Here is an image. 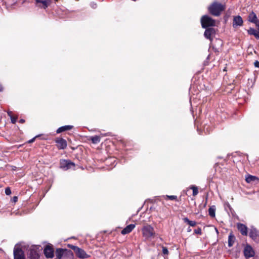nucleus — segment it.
Instances as JSON below:
<instances>
[{
  "label": "nucleus",
  "instance_id": "22",
  "mask_svg": "<svg viewBox=\"0 0 259 259\" xmlns=\"http://www.w3.org/2000/svg\"><path fill=\"white\" fill-rule=\"evenodd\" d=\"M248 34L253 35L256 38L259 39V33L253 28H250L248 30Z\"/></svg>",
  "mask_w": 259,
  "mask_h": 259
},
{
  "label": "nucleus",
  "instance_id": "24",
  "mask_svg": "<svg viewBox=\"0 0 259 259\" xmlns=\"http://www.w3.org/2000/svg\"><path fill=\"white\" fill-rule=\"evenodd\" d=\"M91 140L93 144H98L100 142V137L98 136L92 137Z\"/></svg>",
  "mask_w": 259,
  "mask_h": 259
},
{
  "label": "nucleus",
  "instance_id": "30",
  "mask_svg": "<svg viewBox=\"0 0 259 259\" xmlns=\"http://www.w3.org/2000/svg\"><path fill=\"white\" fill-rule=\"evenodd\" d=\"M162 253L164 254H168V250L166 247L162 246Z\"/></svg>",
  "mask_w": 259,
  "mask_h": 259
},
{
  "label": "nucleus",
  "instance_id": "11",
  "mask_svg": "<svg viewBox=\"0 0 259 259\" xmlns=\"http://www.w3.org/2000/svg\"><path fill=\"white\" fill-rule=\"evenodd\" d=\"M44 254L46 257L52 258L54 257V250L53 248L47 245L44 249Z\"/></svg>",
  "mask_w": 259,
  "mask_h": 259
},
{
  "label": "nucleus",
  "instance_id": "14",
  "mask_svg": "<svg viewBox=\"0 0 259 259\" xmlns=\"http://www.w3.org/2000/svg\"><path fill=\"white\" fill-rule=\"evenodd\" d=\"M243 24V20L240 16H235L233 18V26L236 28L238 26H241Z\"/></svg>",
  "mask_w": 259,
  "mask_h": 259
},
{
  "label": "nucleus",
  "instance_id": "41",
  "mask_svg": "<svg viewBox=\"0 0 259 259\" xmlns=\"http://www.w3.org/2000/svg\"><path fill=\"white\" fill-rule=\"evenodd\" d=\"M187 231H188V232H191V228H190V227H189V228H188V229H187Z\"/></svg>",
  "mask_w": 259,
  "mask_h": 259
},
{
  "label": "nucleus",
  "instance_id": "43",
  "mask_svg": "<svg viewBox=\"0 0 259 259\" xmlns=\"http://www.w3.org/2000/svg\"><path fill=\"white\" fill-rule=\"evenodd\" d=\"M255 67H258V68H259V65L255 66Z\"/></svg>",
  "mask_w": 259,
  "mask_h": 259
},
{
  "label": "nucleus",
  "instance_id": "44",
  "mask_svg": "<svg viewBox=\"0 0 259 259\" xmlns=\"http://www.w3.org/2000/svg\"><path fill=\"white\" fill-rule=\"evenodd\" d=\"M224 71H226V67L224 69Z\"/></svg>",
  "mask_w": 259,
  "mask_h": 259
},
{
  "label": "nucleus",
  "instance_id": "28",
  "mask_svg": "<svg viewBox=\"0 0 259 259\" xmlns=\"http://www.w3.org/2000/svg\"><path fill=\"white\" fill-rule=\"evenodd\" d=\"M11 113V112H8V114L10 116V117H11V120L12 123H15L16 121H17V118L16 117H12V116H11V115H10Z\"/></svg>",
  "mask_w": 259,
  "mask_h": 259
},
{
  "label": "nucleus",
  "instance_id": "6",
  "mask_svg": "<svg viewBox=\"0 0 259 259\" xmlns=\"http://www.w3.org/2000/svg\"><path fill=\"white\" fill-rule=\"evenodd\" d=\"M249 237L256 243H259V231L252 227L249 232Z\"/></svg>",
  "mask_w": 259,
  "mask_h": 259
},
{
  "label": "nucleus",
  "instance_id": "40",
  "mask_svg": "<svg viewBox=\"0 0 259 259\" xmlns=\"http://www.w3.org/2000/svg\"><path fill=\"white\" fill-rule=\"evenodd\" d=\"M19 122L20 123H24L25 122V120H24V119H21L20 120Z\"/></svg>",
  "mask_w": 259,
  "mask_h": 259
},
{
  "label": "nucleus",
  "instance_id": "23",
  "mask_svg": "<svg viewBox=\"0 0 259 259\" xmlns=\"http://www.w3.org/2000/svg\"><path fill=\"white\" fill-rule=\"evenodd\" d=\"M215 206L214 205H212L208 209V213L209 215L211 218H214L215 216Z\"/></svg>",
  "mask_w": 259,
  "mask_h": 259
},
{
  "label": "nucleus",
  "instance_id": "26",
  "mask_svg": "<svg viewBox=\"0 0 259 259\" xmlns=\"http://www.w3.org/2000/svg\"><path fill=\"white\" fill-rule=\"evenodd\" d=\"M162 197L165 199H169L171 200H177V196L175 195H165Z\"/></svg>",
  "mask_w": 259,
  "mask_h": 259
},
{
  "label": "nucleus",
  "instance_id": "35",
  "mask_svg": "<svg viewBox=\"0 0 259 259\" xmlns=\"http://www.w3.org/2000/svg\"><path fill=\"white\" fill-rule=\"evenodd\" d=\"M38 137V136H35V137H34V138H33L32 139H30V140L28 141V142H29V143H31L33 142L34 141V140H35V138H36V137Z\"/></svg>",
  "mask_w": 259,
  "mask_h": 259
},
{
  "label": "nucleus",
  "instance_id": "12",
  "mask_svg": "<svg viewBox=\"0 0 259 259\" xmlns=\"http://www.w3.org/2000/svg\"><path fill=\"white\" fill-rule=\"evenodd\" d=\"M28 257L29 259H39V255L38 251L34 247L31 248L29 251Z\"/></svg>",
  "mask_w": 259,
  "mask_h": 259
},
{
  "label": "nucleus",
  "instance_id": "5",
  "mask_svg": "<svg viewBox=\"0 0 259 259\" xmlns=\"http://www.w3.org/2000/svg\"><path fill=\"white\" fill-rule=\"evenodd\" d=\"M75 164L69 160L61 159L60 161V167L64 170L74 168Z\"/></svg>",
  "mask_w": 259,
  "mask_h": 259
},
{
  "label": "nucleus",
  "instance_id": "16",
  "mask_svg": "<svg viewBox=\"0 0 259 259\" xmlns=\"http://www.w3.org/2000/svg\"><path fill=\"white\" fill-rule=\"evenodd\" d=\"M222 45V41L220 39H217L214 42L212 48L215 52H219L221 50Z\"/></svg>",
  "mask_w": 259,
  "mask_h": 259
},
{
  "label": "nucleus",
  "instance_id": "33",
  "mask_svg": "<svg viewBox=\"0 0 259 259\" xmlns=\"http://www.w3.org/2000/svg\"><path fill=\"white\" fill-rule=\"evenodd\" d=\"M12 201L14 202H16L18 201V197L17 196H14L12 199Z\"/></svg>",
  "mask_w": 259,
  "mask_h": 259
},
{
  "label": "nucleus",
  "instance_id": "27",
  "mask_svg": "<svg viewBox=\"0 0 259 259\" xmlns=\"http://www.w3.org/2000/svg\"><path fill=\"white\" fill-rule=\"evenodd\" d=\"M190 189H192L193 190V196H196L198 194V188L196 186H194V185H192L190 187Z\"/></svg>",
  "mask_w": 259,
  "mask_h": 259
},
{
  "label": "nucleus",
  "instance_id": "9",
  "mask_svg": "<svg viewBox=\"0 0 259 259\" xmlns=\"http://www.w3.org/2000/svg\"><path fill=\"white\" fill-rule=\"evenodd\" d=\"M68 253L72 254L71 251L66 249L57 248L56 250V256L57 259H62Z\"/></svg>",
  "mask_w": 259,
  "mask_h": 259
},
{
  "label": "nucleus",
  "instance_id": "7",
  "mask_svg": "<svg viewBox=\"0 0 259 259\" xmlns=\"http://www.w3.org/2000/svg\"><path fill=\"white\" fill-rule=\"evenodd\" d=\"M244 255L246 259L254 256L255 252L251 245L247 244L243 250Z\"/></svg>",
  "mask_w": 259,
  "mask_h": 259
},
{
  "label": "nucleus",
  "instance_id": "4",
  "mask_svg": "<svg viewBox=\"0 0 259 259\" xmlns=\"http://www.w3.org/2000/svg\"><path fill=\"white\" fill-rule=\"evenodd\" d=\"M71 248L74 250L76 256L79 258H87L90 256L83 249L78 247V246L72 245Z\"/></svg>",
  "mask_w": 259,
  "mask_h": 259
},
{
  "label": "nucleus",
  "instance_id": "18",
  "mask_svg": "<svg viewBox=\"0 0 259 259\" xmlns=\"http://www.w3.org/2000/svg\"><path fill=\"white\" fill-rule=\"evenodd\" d=\"M214 32L215 31L213 28H209L205 30L204 35L206 38L210 39L211 34L214 33Z\"/></svg>",
  "mask_w": 259,
  "mask_h": 259
},
{
  "label": "nucleus",
  "instance_id": "1",
  "mask_svg": "<svg viewBox=\"0 0 259 259\" xmlns=\"http://www.w3.org/2000/svg\"><path fill=\"white\" fill-rule=\"evenodd\" d=\"M208 9L211 15L219 16L225 9V6L218 2H214L209 6Z\"/></svg>",
  "mask_w": 259,
  "mask_h": 259
},
{
  "label": "nucleus",
  "instance_id": "13",
  "mask_svg": "<svg viewBox=\"0 0 259 259\" xmlns=\"http://www.w3.org/2000/svg\"><path fill=\"white\" fill-rule=\"evenodd\" d=\"M36 6L37 7L46 9L50 5L49 0H35Z\"/></svg>",
  "mask_w": 259,
  "mask_h": 259
},
{
  "label": "nucleus",
  "instance_id": "31",
  "mask_svg": "<svg viewBox=\"0 0 259 259\" xmlns=\"http://www.w3.org/2000/svg\"><path fill=\"white\" fill-rule=\"evenodd\" d=\"M194 232L196 234H201V229L200 228H198L197 229H195L194 231Z\"/></svg>",
  "mask_w": 259,
  "mask_h": 259
},
{
  "label": "nucleus",
  "instance_id": "32",
  "mask_svg": "<svg viewBox=\"0 0 259 259\" xmlns=\"http://www.w3.org/2000/svg\"><path fill=\"white\" fill-rule=\"evenodd\" d=\"M190 226L194 227L196 225L195 221H190L188 224Z\"/></svg>",
  "mask_w": 259,
  "mask_h": 259
},
{
  "label": "nucleus",
  "instance_id": "37",
  "mask_svg": "<svg viewBox=\"0 0 259 259\" xmlns=\"http://www.w3.org/2000/svg\"><path fill=\"white\" fill-rule=\"evenodd\" d=\"M3 87L2 85V84L0 83V92H2L3 91Z\"/></svg>",
  "mask_w": 259,
  "mask_h": 259
},
{
  "label": "nucleus",
  "instance_id": "38",
  "mask_svg": "<svg viewBox=\"0 0 259 259\" xmlns=\"http://www.w3.org/2000/svg\"><path fill=\"white\" fill-rule=\"evenodd\" d=\"M92 7L93 8H96L97 7V5H96V4H94V3L92 4Z\"/></svg>",
  "mask_w": 259,
  "mask_h": 259
},
{
  "label": "nucleus",
  "instance_id": "42",
  "mask_svg": "<svg viewBox=\"0 0 259 259\" xmlns=\"http://www.w3.org/2000/svg\"><path fill=\"white\" fill-rule=\"evenodd\" d=\"M215 231H216V232H217V233H218L219 232H218V230H217V228H215Z\"/></svg>",
  "mask_w": 259,
  "mask_h": 259
},
{
  "label": "nucleus",
  "instance_id": "15",
  "mask_svg": "<svg viewBox=\"0 0 259 259\" xmlns=\"http://www.w3.org/2000/svg\"><path fill=\"white\" fill-rule=\"evenodd\" d=\"M237 228L242 235H247V227L246 225L241 223H238Z\"/></svg>",
  "mask_w": 259,
  "mask_h": 259
},
{
  "label": "nucleus",
  "instance_id": "29",
  "mask_svg": "<svg viewBox=\"0 0 259 259\" xmlns=\"http://www.w3.org/2000/svg\"><path fill=\"white\" fill-rule=\"evenodd\" d=\"M5 194L7 195H10L11 194V190L9 187H7L5 189Z\"/></svg>",
  "mask_w": 259,
  "mask_h": 259
},
{
  "label": "nucleus",
  "instance_id": "10",
  "mask_svg": "<svg viewBox=\"0 0 259 259\" xmlns=\"http://www.w3.org/2000/svg\"><path fill=\"white\" fill-rule=\"evenodd\" d=\"M55 142L57 144V147L59 150H64L66 148L67 146V143L66 140L61 138H57L55 139Z\"/></svg>",
  "mask_w": 259,
  "mask_h": 259
},
{
  "label": "nucleus",
  "instance_id": "17",
  "mask_svg": "<svg viewBox=\"0 0 259 259\" xmlns=\"http://www.w3.org/2000/svg\"><path fill=\"white\" fill-rule=\"evenodd\" d=\"M135 224H130L129 225H127L121 231V233L122 235L128 234L132 231V230L135 228Z\"/></svg>",
  "mask_w": 259,
  "mask_h": 259
},
{
  "label": "nucleus",
  "instance_id": "25",
  "mask_svg": "<svg viewBox=\"0 0 259 259\" xmlns=\"http://www.w3.org/2000/svg\"><path fill=\"white\" fill-rule=\"evenodd\" d=\"M256 177L255 176L249 175L247 177H246L245 180L247 183H250L252 181H254L256 179Z\"/></svg>",
  "mask_w": 259,
  "mask_h": 259
},
{
  "label": "nucleus",
  "instance_id": "20",
  "mask_svg": "<svg viewBox=\"0 0 259 259\" xmlns=\"http://www.w3.org/2000/svg\"><path fill=\"white\" fill-rule=\"evenodd\" d=\"M235 240V237L232 233H230L228 237V246L231 247L233 245Z\"/></svg>",
  "mask_w": 259,
  "mask_h": 259
},
{
  "label": "nucleus",
  "instance_id": "2",
  "mask_svg": "<svg viewBox=\"0 0 259 259\" xmlns=\"http://www.w3.org/2000/svg\"><path fill=\"white\" fill-rule=\"evenodd\" d=\"M142 232L143 237L146 239H149L155 235L154 228L151 225L144 226Z\"/></svg>",
  "mask_w": 259,
  "mask_h": 259
},
{
  "label": "nucleus",
  "instance_id": "34",
  "mask_svg": "<svg viewBox=\"0 0 259 259\" xmlns=\"http://www.w3.org/2000/svg\"><path fill=\"white\" fill-rule=\"evenodd\" d=\"M183 221H184V222L187 223L188 224H189V222L190 221V220H189L187 218H184L183 219Z\"/></svg>",
  "mask_w": 259,
  "mask_h": 259
},
{
  "label": "nucleus",
  "instance_id": "3",
  "mask_svg": "<svg viewBox=\"0 0 259 259\" xmlns=\"http://www.w3.org/2000/svg\"><path fill=\"white\" fill-rule=\"evenodd\" d=\"M202 27L204 28L215 25V21L207 15H204L201 19Z\"/></svg>",
  "mask_w": 259,
  "mask_h": 259
},
{
  "label": "nucleus",
  "instance_id": "39",
  "mask_svg": "<svg viewBox=\"0 0 259 259\" xmlns=\"http://www.w3.org/2000/svg\"><path fill=\"white\" fill-rule=\"evenodd\" d=\"M253 65H259V62L257 61H255L254 62V64Z\"/></svg>",
  "mask_w": 259,
  "mask_h": 259
},
{
  "label": "nucleus",
  "instance_id": "36",
  "mask_svg": "<svg viewBox=\"0 0 259 259\" xmlns=\"http://www.w3.org/2000/svg\"><path fill=\"white\" fill-rule=\"evenodd\" d=\"M208 128V126H207L206 127H204V131L205 133H209Z\"/></svg>",
  "mask_w": 259,
  "mask_h": 259
},
{
  "label": "nucleus",
  "instance_id": "8",
  "mask_svg": "<svg viewBox=\"0 0 259 259\" xmlns=\"http://www.w3.org/2000/svg\"><path fill=\"white\" fill-rule=\"evenodd\" d=\"M13 254L14 259H25L24 251L19 247H14Z\"/></svg>",
  "mask_w": 259,
  "mask_h": 259
},
{
  "label": "nucleus",
  "instance_id": "21",
  "mask_svg": "<svg viewBox=\"0 0 259 259\" xmlns=\"http://www.w3.org/2000/svg\"><path fill=\"white\" fill-rule=\"evenodd\" d=\"M248 20L253 23H255V22L257 21V17L254 12H252L249 14L248 16Z\"/></svg>",
  "mask_w": 259,
  "mask_h": 259
},
{
  "label": "nucleus",
  "instance_id": "45",
  "mask_svg": "<svg viewBox=\"0 0 259 259\" xmlns=\"http://www.w3.org/2000/svg\"><path fill=\"white\" fill-rule=\"evenodd\" d=\"M152 259H154L153 257H152Z\"/></svg>",
  "mask_w": 259,
  "mask_h": 259
},
{
  "label": "nucleus",
  "instance_id": "19",
  "mask_svg": "<svg viewBox=\"0 0 259 259\" xmlns=\"http://www.w3.org/2000/svg\"><path fill=\"white\" fill-rule=\"evenodd\" d=\"M72 128H73L72 125H64V126H61L59 128H58L57 129L56 132L57 134H59V133H61L64 131L70 130Z\"/></svg>",
  "mask_w": 259,
  "mask_h": 259
}]
</instances>
